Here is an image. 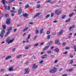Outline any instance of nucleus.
Listing matches in <instances>:
<instances>
[{"instance_id":"nucleus-38","label":"nucleus","mask_w":76,"mask_h":76,"mask_svg":"<svg viewBox=\"0 0 76 76\" xmlns=\"http://www.w3.org/2000/svg\"><path fill=\"white\" fill-rule=\"evenodd\" d=\"M10 6H9L8 7L7 10H10Z\"/></svg>"},{"instance_id":"nucleus-59","label":"nucleus","mask_w":76,"mask_h":76,"mask_svg":"<svg viewBox=\"0 0 76 76\" xmlns=\"http://www.w3.org/2000/svg\"><path fill=\"white\" fill-rule=\"evenodd\" d=\"M66 42H64L63 44H62V45H66Z\"/></svg>"},{"instance_id":"nucleus-34","label":"nucleus","mask_w":76,"mask_h":76,"mask_svg":"<svg viewBox=\"0 0 76 76\" xmlns=\"http://www.w3.org/2000/svg\"><path fill=\"white\" fill-rule=\"evenodd\" d=\"M34 47H37V46H38V44H36L34 45Z\"/></svg>"},{"instance_id":"nucleus-44","label":"nucleus","mask_w":76,"mask_h":76,"mask_svg":"<svg viewBox=\"0 0 76 76\" xmlns=\"http://www.w3.org/2000/svg\"><path fill=\"white\" fill-rule=\"evenodd\" d=\"M58 10H57L55 12V13H56L57 15L58 13Z\"/></svg>"},{"instance_id":"nucleus-6","label":"nucleus","mask_w":76,"mask_h":76,"mask_svg":"<svg viewBox=\"0 0 76 76\" xmlns=\"http://www.w3.org/2000/svg\"><path fill=\"white\" fill-rule=\"evenodd\" d=\"M22 13V8H19L18 10V15H20Z\"/></svg>"},{"instance_id":"nucleus-25","label":"nucleus","mask_w":76,"mask_h":76,"mask_svg":"<svg viewBox=\"0 0 76 76\" xmlns=\"http://www.w3.org/2000/svg\"><path fill=\"white\" fill-rule=\"evenodd\" d=\"M54 55H50V57H51L52 58H53L54 57Z\"/></svg>"},{"instance_id":"nucleus-5","label":"nucleus","mask_w":76,"mask_h":76,"mask_svg":"<svg viewBox=\"0 0 76 76\" xmlns=\"http://www.w3.org/2000/svg\"><path fill=\"white\" fill-rule=\"evenodd\" d=\"M50 47V45H48L45 47V48L43 49V51H45L46 50L48 49V48Z\"/></svg>"},{"instance_id":"nucleus-57","label":"nucleus","mask_w":76,"mask_h":76,"mask_svg":"<svg viewBox=\"0 0 76 76\" xmlns=\"http://www.w3.org/2000/svg\"><path fill=\"white\" fill-rule=\"evenodd\" d=\"M71 64H72L73 63V60H71L70 62Z\"/></svg>"},{"instance_id":"nucleus-41","label":"nucleus","mask_w":76,"mask_h":76,"mask_svg":"<svg viewBox=\"0 0 76 76\" xmlns=\"http://www.w3.org/2000/svg\"><path fill=\"white\" fill-rule=\"evenodd\" d=\"M56 3V1H54L53 2H51L50 3H51L52 4H54Z\"/></svg>"},{"instance_id":"nucleus-64","label":"nucleus","mask_w":76,"mask_h":76,"mask_svg":"<svg viewBox=\"0 0 76 76\" xmlns=\"http://www.w3.org/2000/svg\"><path fill=\"white\" fill-rule=\"evenodd\" d=\"M9 33H10V31H8V32H7V33L8 34Z\"/></svg>"},{"instance_id":"nucleus-37","label":"nucleus","mask_w":76,"mask_h":76,"mask_svg":"<svg viewBox=\"0 0 76 76\" xmlns=\"http://www.w3.org/2000/svg\"><path fill=\"white\" fill-rule=\"evenodd\" d=\"M46 34H48H48H50V31H47Z\"/></svg>"},{"instance_id":"nucleus-11","label":"nucleus","mask_w":76,"mask_h":76,"mask_svg":"<svg viewBox=\"0 0 76 76\" xmlns=\"http://www.w3.org/2000/svg\"><path fill=\"white\" fill-rule=\"evenodd\" d=\"M11 58H12V56H9L6 58L5 60H8V59Z\"/></svg>"},{"instance_id":"nucleus-61","label":"nucleus","mask_w":76,"mask_h":76,"mask_svg":"<svg viewBox=\"0 0 76 76\" xmlns=\"http://www.w3.org/2000/svg\"><path fill=\"white\" fill-rule=\"evenodd\" d=\"M67 74H65V75H62V76H67Z\"/></svg>"},{"instance_id":"nucleus-46","label":"nucleus","mask_w":76,"mask_h":76,"mask_svg":"<svg viewBox=\"0 0 76 76\" xmlns=\"http://www.w3.org/2000/svg\"><path fill=\"white\" fill-rule=\"evenodd\" d=\"M29 71H26L25 72V74H28V73H29Z\"/></svg>"},{"instance_id":"nucleus-20","label":"nucleus","mask_w":76,"mask_h":76,"mask_svg":"<svg viewBox=\"0 0 76 76\" xmlns=\"http://www.w3.org/2000/svg\"><path fill=\"white\" fill-rule=\"evenodd\" d=\"M73 14H74V12H72V13L70 14L69 15V17H72V16L73 15Z\"/></svg>"},{"instance_id":"nucleus-24","label":"nucleus","mask_w":76,"mask_h":76,"mask_svg":"<svg viewBox=\"0 0 76 76\" xmlns=\"http://www.w3.org/2000/svg\"><path fill=\"white\" fill-rule=\"evenodd\" d=\"M9 71H13V69H12V68H10L9 69H8Z\"/></svg>"},{"instance_id":"nucleus-19","label":"nucleus","mask_w":76,"mask_h":76,"mask_svg":"<svg viewBox=\"0 0 76 76\" xmlns=\"http://www.w3.org/2000/svg\"><path fill=\"white\" fill-rule=\"evenodd\" d=\"M30 46H31L30 45H29L28 46L26 47H25V50H27V49L29 48Z\"/></svg>"},{"instance_id":"nucleus-7","label":"nucleus","mask_w":76,"mask_h":76,"mask_svg":"<svg viewBox=\"0 0 76 76\" xmlns=\"http://www.w3.org/2000/svg\"><path fill=\"white\" fill-rule=\"evenodd\" d=\"M10 38L9 37L8 38V39L7 40L6 42L8 43V44H10Z\"/></svg>"},{"instance_id":"nucleus-32","label":"nucleus","mask_w":76,"mask_h":76,"mask_svg":"<svg viewBox=\"0 0 76 76\" xmlns=\"http://www.w3.org/2000/svg\"><path fill=\"white\" fill-rule=\"evenodd\" d=\"M65 50H68L69 49H70V48H69V47H66L65 48Z\"/></svg>"},{"instance_id":"nucleus-33","label":"nucleus","mask_w":76,"mask_h":76,"mask_svg":"<svg viewBox=\"0 0 76 76\" xmlns=\"http://www.w3.org/2000/svg\"><path fill=\"white\" fill-rule=\"evenodd\" d=\"M4 7L5 9H6V10H7V6H4Z\"/></svg>"},{"instance_id":"nucleus-58","label":"nucleus","mask_w":76,"mask_h":76,"mask_svg":"<svg viewBox=\"0 0 76 76\" xmlns=\"http://www.w3.org/2000/svg\"><path fill=\"white\" fill-rule=\"evenodd\" d=\"M26 42H27V43H28L29 42V41H28V39H26Z\"/></svg>"},{"instance_id":"nucleus-36","label":"nucleus","mask_w":76,"mask_h":76,"mask_svg":"<svg viewBox=\"0 0 76 76\" xmlns=\"http://www.w3.org/2000/svg\"><path fill=\"white\" fill-rule=\"evenodd\" d=\"M60 13H61V11H59L58 13V14H57V15H60Z\"/></svg>"},{"instance_id":"nucleus-17","label":"nucleus","mask_w":76,"mask_h":76,"mask_svg":"<svg viewBox=\"0 0 76 76\" xmlns=\"http://www.w3.org/2000/svg\"><path fill=\"white\" fill-rule=\"evenodd\" d=\"M55 51L57 53H58L59 52V49L58 48H56L55 49Z\"/></svg>"},{"instance_id":"nucleus-22","label":"nucleus","mask_w":76,"mask_h":76,"mask_svg":"<svg viewBox=\"0 0 76 76\" xmlns=\"http://www.w3.org/2000/svg\"><path fill=\"white\" fill-rule=\"evenodd\" d=\"M2 2L3 4L6 5V3H5V0H2Z\"/></svg>"},{"instance_id":"nucleus-27","label":"nucleus","mask_w":76,"mask_h":76,"mask_svg":"<svg viewBox=\"0 0 76 76\" xmlns=\"http://www.w3.org/2000/svg\"><path fill=\"white\" fill-rule=\"evenodd\" d=\"M14 40V39H13L11 40H10V43H12V42Z\"/></svg>"},{"instance_id":"nucleus-56","label":"nucleus","mask_w":76,"mask_h":76,"mask_svg":"<svg viewBox=\"0 0 76 76\" xmlns=\"http://www.w3.org/2000/svg\"><path fill=\"white\" fill-rule=\"evenodd\" d=\"M58 61V60H56L54 62V63H57Z\"/></svg>"},{"instance_id":"nucleus-16","label":"nucleus","mask_w":76,"mask_h":76,"mask_svg":"<svg viewBox=\"0 0 76 76\" xmlns=\"http://www.w3.org/2000/svg\"><path fill=\"white\" fill-rule=\"evenodd\" d=\"M59 42V40H58V39H56L55 41V44H57Z\"/></svg>"},{"instance_id":"nucleus-12","label":"nucleus","mask_w":76,"mask_h":76,"mask_svg":"<svg viewBox=\"0 0 76 76\" xmlns=\"http://www.w3.org/2000/svg\"><path fill=\"white\" fill-rule=\"evenodd\" d=\"M23 16H24V17L26 18V17H28V14L27 13H26L23 14Z\"/></svg>"},{"instance_id":"nucleus-50","label":"nucleus","mask_w":76,"mask_h":76,"mask_svg":"<svg viewBox=\"0 0 76 76\" xmlns=\"http://www.w3.org/2000/svg\"><path fill=\"white\" fill-rule=\"evenodd\" d=\"M39 7H40V5L39 4L37 6V8H39Z\"/></svg>"},{"instance_id":"nucleus-35","label":"nucleus","mask_w":76,"mask_h":76,"mask_svg":"<svg viewBox=\"0 0 76 76\" xmlns=\"http://www.w3.org/2000/svg\"><path fill=\"white\" fill-rule=\"evenodd\" d=\"M51 17H53V16H54V13H52L51 14Z\"/></svg>"},{"instance_id":"nucleus-54","label":"nucleus","mask_w":76,"mask_h":76,"mask_svg":"<svg viewBox=\"0 0 76 76\" xmlns=\"http://www.w3.org/2000/svg\"><path fill=\"white\" fill-rule=\"evenodd\" d=\"M26 35V33H24L23 34V36L25 37V35Z\"/></svg>"},{"instance_id":"nucleus-9","label":"nucleus","mask_w":76,"mask_h":76,"mask_svg":"<svg viewBox=\"0 0 76 76\" xmlns=\"http://www.w3.org/2000/svg\"><path fill=\"white\" fill-rule=\"evenodd\" d=\"M40 15V13H38L37 14H36L35 15H34V16L33 17V18H35L36 17H37L38 16H39Z\"/></svg>"},{"instance_id":"nucleus-23","label":"nucleus","mask_w":76,"mask_h":76,"mask_svg":"<svg viewBox=\"0 0 76 76\" xmlns=\"http://www.w3.org/2000/svg\"><path fill=\"white\" fill-rule=\"evenodd\" d=\"M12 27H10L7 29L8 31H10L12 30Z\"/></svg>"},{"instance_id":"nucleus-53","label":"nucleus","mask_w":76,"mask_h":76,"mask_svg":"<svg viewBox=\"0 0 76 76\" xmlns=\"http://www.w3.org/2000/svg\"><path fill=\"white\" fill-rule=\"evenodd\" d=\"M54 48V47L52 46L51 47V50H53Z\"/></svg>"},{"instance_id":"nucleus-52","label":"nucleus","mask_w":76,"mask_h":76,"mask_svg":"<svg viewBox=\"0 0 76 76\" xmlns=\"http://www.w3.org/2000/svg\"><path fill=\"white\" fill-rule=\"evenodd\" d=\"M11 12L12 13H16V12H15V11H14V10H12Z\"/></svg>"},{"instance_id":"nucleus-15","label":"nucleus","mask_w":76,"mask_h":76,"mask_svg":"<svg viewBox=\"0 0 76 76\" xmlns=\"http://www.w3.org/2000/svg\"><path fill=\"white\" fill-rule=\"evenodd\" d=\"M47 55H44V56H42L41 58H46V57H47Z\"/></svg>"},{"instance_id":"nucleus-45","label":"nucleus","mask_w":76,"mask_h":76,"mask_svg":"<svg viewBox=\"0 0 76 76\" xmlns=\"http://www.w3.org/2000/svg\"><path fill=\"white\" fill-rule=\"evenodd\" d=\"M48 53H49V54H50V53H51V51H49L47 52Z\"/></svg>"},{"instance_id":"nucleus-39","label":"nucleus","mask_w":76,"mask_h":76,"mask_svg":"<svg viewBox=\"0 0 76 76\" xmlns=\"http://www.w3.org/2000/svg\"><path fill=\"white\" fill-rule=\"evenodd\" d=\"M37 38V36H35L34 37V40H35V39H36V38Z\"/></svg>"},{"instance_id":"nucleus-51","label":"nucleus","mask_w":76,"mask_h":76,"mask_svg":"<svg viewBox=\"0 0 76 76\" xmlns=\"http://www.w3.org/2000/svg\"><path fill=\"white\" fill-rule=\"evenodd\" d=\"M8 14H6L5 15V17H7L8 16Z\"/></svg>"},{"instance_id":"nucleus-14","label":"nucleus","mask_w":76,"mask_h":76,"mask_svg":"<svg viewBox=\"0 0 76 76\" xmlns=\"http://www.w3.org/2000/svg\"><path fill=\"white\" fill-rule=\"evenodd\" d=\"M63 30H61L60 31V32L58 33V35H61V34H63Z\"/></svg>"},{"instance_id":"nucleus-47","label":"nucleus","mask_w":76,"mask_h":76,"mask_svg":"<svg viewBox=\"0 0 76 76\" xmlns=\"http://www.w3.org/2000/svg\"><path fill=\"white\" fill-rule=\"evenodd\" d=\"M69 56L71 58H73V55H70Z\"/></svg>"},{"instance_id":"nucleus-21","label":"nucleus","mask_w":76,"mask_h":76,"mask_svg":"<svg viewBox=\"0 0 76 76\" xmlns=\"http://www.w3.org/2000/svg\"><path fill=\"white\" fill-rule=\"evenodd\" d=\"M50 37H51V35H48L47 37V39H50Z\"/></svg>"},{"instance_id":"nucleus-1","label":"nucleus","mask_w":76,"mask_h":76,"mask_svg":"<svg viewBox=\"0 0 76 76\" xmlns=\"http://www.w3.org/2000/svg\"><path fill=\"white\" fill-rule=\"evenodd\" d=\"M5 33V31L4 30V29H3L0 34V37H1V39H2L4 37V34Z\"/></svg>"},{"instance_id":"nucleus-55","label":"nucleus","mask_w":76,"mask_h":76,"mask_svg":"<svg viewBox=\"0 0 76 76\" xmlns=\"http://www.w3.org/2000/svg\"><path fill=\"white\" fill-rule=\"evenodd\" d=\"M44 61H40L39 62L40 64H41L42 63H43Z\"/></svg>"},{"instance_id":"nucleus-40","label":"nucleus","mask_w":76,"mask_h":76,"mask_svg":"<svg viewBox=\"0 0 76 76\" xmlns=\"http://www.w3.org/2000/svg\"><path fill=\"white\" fill-rule=\"evenodd\" d=\"M53 43V41H50L49 42L48 44L49 45H50V44H52Z\"/></svg>"},{"instance_id":"nucleus-10","label":"nucleus","mask_w":76,"mask_h":76,"mask_svg":"<svg viewBox=\"0 0 76 76\" xmlns=\"http://www.w3.org/2000/svg\"><path fill=\"white\" fill-rule=\"evenodd\" d=\"M67 72H72L73 71V68H71L69 69H67L66 70Z\"/></svg>"},{"instance_id":"nucleus-60","label":"nucleus","mask_w":76,"mask_h":76,"mask_svg":"<svg viewBox=\"0 0 76 76\" xmlns=\"http://www.w3.org/2000/svg\"><path fill=\"white\" fill-rule=\"evenodd\" d=\"M29 69H26L25 70V72H27L28 71Z\"/></svg>"},{"instance_id":"nucleus-30","label":"nucleus","mask_w":76,"mask_h":76,"mask_svg":"<svg viewBox=\"0 0 76 76\" xmlns=\"http://www.w3.org/2000/svg\"><path fill=\"white\" fill-rule=\"evenodd\" d=\"M28 28H29L28 27H27L25 29H24L23 31V32H25V31H26V30H27V29H28Z\"/></svg>"},{"instance_id":"nucleus-63","label":"nucleus","mask_w":76,"mask_h":76,"mask_svg":"<svg viewBox=\"0 0 76 76\" xmlns=\"http://www.w3.org/2000/svg\"><path fill=\"white\" fill-rule=\"evenodd\" d=\"M16 30H17L15 28L13 30L14 32H16Z\"/></svg>"},{"instance_id":"nucleus-31","label":"nucleus","mask_w":76,"mask_h":76,"mask_svg":"<svg viewBox=\"0 0 76 76\" xmlns=\"http://www.w3.org/2000/svg\"><path fill=\"white\" fill-rule=\"evenodd\" d=\"M31 37V35L30 34H29L28 36L27 39H29Z\"/></svg>"},{"instance_id":"nucleus-48","label":"nucleus","mask_w":76,"mask_h":76,"mask_svg":"<svg viewBox=\"0 0 76 76\" xmlns=\"http://www.w3.org/2000/svg\"><path fill=\"white\" fill-rule=\"evenodd\" d=\"M65 17H66V15H64V16H62V19H64V18H65Z\"/></svg>"},{"instance_id":"nucleus-8","label":"nucleus","mask_w":76,"mask_h":76,"mask_svg":"<svg viewBox=\"0 0 76 76\" xmlns=\"http://www.w3.org/2000/svg\"><path fill=\"white\" fill-rule=\"evenodd\" d=\"M75 25H73L72 26H71L69 27V30H70V29H73V28H75Z\"/></svg>"},{"instance_id":"nucleus-29","label":"nucleus","mask_w":76,"mask_h":76,"mask_svg":"<svg viewBox=\"0 0 76 76\" xmlns=\"http://www.w3.org/2000/svg\"><path fill=\"white\" fill-rule=\"evenodd\" d=\"M74 49L75 50V52H76V46L75 45L74 46Z\"/></svg>"},{"instance_id":"nucleus-18","label":"nucleus","mask_w":76,"mask_h":76,"mask_svg":"<svg viewBox=\"0 0 76 76\" xmlns=\"http://www.w3.org/2000/svg\"><path fill=\"white\" fill-rule=\"evenodd\" d=\"M70 19H71V18H69L66 20L65 21V22L66 23L68 22H69V21H70Z\"/></svg>"},{"instance_id":"nucleus-4","label":"nucleus","mask_w":76,"mask_h":76,"mask_svg":"<svg viewBox=\"0 0 76 76\" xmlns=\"http://www.w3.org/2000/svg\"><path fill=\"white\" fill-rule=\"evenodd\" d=\"M33 67H32L33 69H37L38 67V65H35V64H34L33 65Z\"/></svg>"},{"instance_id":"nucleus-2","label":"nucleus","mask_w":76,"mask_h":76,"mask_svg":"<svg viewBox=\"0 0 76 76\" xmlns=\"http://www.w3.org/2000/svg\"><path fill=\"white\" fill-rule=\"evenodd\" d=\"M6 23H7V25H10V18H8L7 20Z\"/></svg>"},{"instance_id":"nucleus-26","label":"nucleus","mask_w":76,"mask_h":76,"mask_svg":"<svg viewBox=\"0 0 76 76\" xmlns=\"http://www.w3.org/2000/svg\"><path fill=\"white\" fill-rule=\"evenodd\" d=\"M39 31L38 30H37L36 31V34H39Z\"/></svg>"},{"instance_id":"nucleus-42","label":"nucleus","mask_w":76,"mask_h":76,"mask_svg":"<svg viewBox=\"0 0 76 76\" xmlns=\"http://www.w3.org/2000/svg\"><path fill=\"white\" fill-rule=\"evenodd\" d=\"M49 16H50V14L47 15L46 17V18H48Z\"/></svg>"},{"instance_id":"nucleus-3","label":"nucleus","mask_w":76,"mask_h":76,"mask_svg":"<svg viewBox=\"0 0 76 76\" xmlns=\"http://www.w3.org/2000/svg\"><path fill=\"white\" fill-rule=\"evenodd\" d=\"M53 69L51 70L50 71V73H54V72H56L57 71L56 68L55 67L53 68Z\"/></svg>"},{"instance_id":"nucleus-49","label":"nucleus","mask_w":76,"mask_h":76,"mask_svg":"<svg viewBox=\"0 0 76 76\" xmlns=\"http://www.w3.org/2000/svg\"><path fill=\"white\" fill-rule=\"evenodd\" d=\"M63 54H67V52L66 51L65 52H64Z\"/></svg>"},{"instance_id":"nucleus-62","label":"nucleus","mask_w":76,"mask_h":76,"mask_svg":"<svg viewBox=\"0 0 76 76\" xmlns=\"http://www.w3.org/2000/svg\"><path fill=\"white\" fill-rule=\"evenodd\" d=\"M62 70H63V69L62 68H60L59 69V71H60V72H61V71Z\"/></svg>"},{"instance_id":"nucleus-28","label":"nucleus","mask_w":76,"mask_h":76,"mask_svg":"<svg viewBox=\"0 0 76 76\" xmlns=\"http://www.w3.org/2000/svg\"><path fill=\"white\" fill-rule=\"evenodd\" d=\"M43 32V29H42L40 30V34H41L42 33V32Z\"/></svg>"},{"instance_id":"nucleus-43","label":"nucleus","mask_w":76,"mask_h":76,"mask_svg":"<svg viewBox=\"0 0 76 76\" xmlns=\"http://www.w3.org/2000/svg\"><path fill=\"white\" fill-rule=\"evenodd\" d=\"M25 7L26 8H28V7H29V5H28V4L26 5L25 6Z\"/></svg>"},{"instance_id":"nucleus-13","label":"nucleus","mask_w":76,"mask_h":76,"mask_svg":"<svg viewBox=\"0 0 76 76\" xmlns=\"http://www.w3.org/2000/svg\"><path fill=\"white\" fill-rule=\"evenodd\" d=\"M2 28H3L4 29H6V25L4 24L2 25Z\"/></svg>"}]
</instances>
